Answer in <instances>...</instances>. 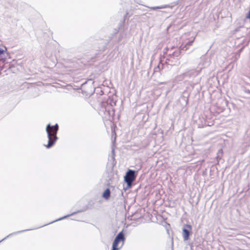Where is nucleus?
<instances>
[{"label":"nucleus","mask_w":250,"mask_h":250,"mask_svg":"<svg viewBox=\"0 0 250 250\" xmlns=\"http://www.w3.org/2000/svg\"><path fill=\"white\" fill-rule=\"evenodd\" d=\"M59 129V126L58 124H56L55 125L51 126L50 124H48L46 128V131L47 133V137L48 138V142L47 145H45L44 146L49 148L52 147L55 143L56 141L58 139L57 137V133Z\"/></svg>","instance_id":"f257e3e1"},{"label":"nucleus","mask_w":250,"mask_h":250,"mask_svg":"<svg viewBox=\"0 0 250 250\" xmlns=\"http://www.w3.org/2000/svg\"><path fill=\"white\" fill-rule=\"evenodd\" d=\"M135 173V171L129 169L124 177V180L129 188H131L133 182L136 179V175Z\"/></svg>","instance_id":"f03ea898"},{"label":"nucleus","mask_w":250,"mask_h":250,"mask_svg":"<svg viewBox=\"0 0 250 250\" xmlns=\"http://www.w3.org/2000/svg\"><path fill=\"white\" fill-rule=\"evenodd\" d=\"M125 240V238L123 232L122 231L119 232L113 241L112 249L111 250H119L120 249V248L118 247L119 243L120 242H122L123 244Z\"/></svg>","instance_id":"7ed1b4c3"},{"label":"nucleus","mask_w":250,"mask_h":250,"mask_svg":"<svg viewBox=\"0 0 250 250\" xmlns=\"http://www.w3.org/2000/svg\"><path fill=\"white\" fill-rule=\"evenodd\" d=\"M192 227L190 225H185L183 229V236L184 240H188L189 238L190 232L191 231Z\"/></svg>","instance_id":"20e7f679"},{"label":"nucleus","mask_w":250,"mask_h":250,"mask_svg":"<svg viewBox=\"0 0 250 250\" xmlns=\"http://www.w3.org/2000/svg\"><path fill=\"white\" fill-rule=\"evenodd\" d=\"M7 48L5 47H0V61L3 62H5L6 59L5 53Z\"/></svg>","instance_id":"39448f33"},{"label":"nucleus","mask_w":250,"mask_h":250,"mask_svg":"<svg viewBox=\"0 0 250 250\" xmlns=\"http://www.w3.org/2000/svg\"><path fill=\"white\" fill-rule=\"evenodd\" d=\"M110 189L107 188L103 192L102 197L105 200H107L110 197Z\"/></svg>","instance_id":"423d86ee"},{"label":"nucleus","mask_w":250,"mask_h":250,"mask_svg":"<svg viewBox=\"0 0 250 250\" xmlns=\"http://www.w3.org/2000/svg\"><path fill=\"white\" fill-rule=\"evenodd\" d=\"M180 49L181 50H184V47H180Z\"/></svg>","instance_id":"0eeeda50"}]
</instances>
